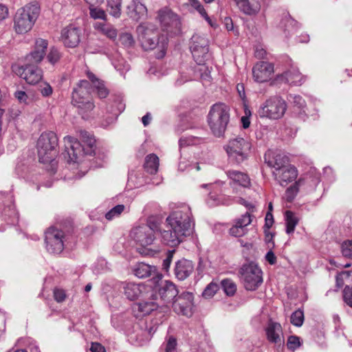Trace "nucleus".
I'll list each match as a JSON object with an SVG mask.
<instances>
[{
    "instance_id": "obj_32",
    "label": "nucleus",
    "mask_w": 352,
    "mask_h": 352,
    "mask_svg": "<svg viewBox=\"0 0 352 352\" xmlns=\"http://www.w3.org/2000/svg\"><path fill=\"white\" fill-rule=\"evenodd\" d=\"M127 10L129 16L135 21L147 15V8L140 0H133L128 6Z\"/></svg>"
},
{
    "instance_id": "obj_51",
    "label": "nucleus",
    "mask_w": 352,
    "mask_h": 352,
    "mask_svg": "<svg viewBox=\"0 0 352 352\" xmlns=\"http://www.w3.org/2000/svg\"><path fill=\"white\" fill-rule=\"evenodd\" d=\"M300 179H298L294 183V185L291 186L286 190L285 197L288 201H292L294 199L295 196L298 192V186L300 185Z\"/></svg>"
},
{
    "instance_id": "obj_20",
    "label": "nucleus",
    "mask_w": 352,
    "mask_h": 352,
    "mask_svg": "<svg viewBox=\"0 0 352 352\" xmlns=\"http://www.w3.org/2000/svg\"><path fill=\"white\" fill-rule=\"evenodd\" d=\"M136 31L142 47L145 50H148V48H151L152 46L148 43V40L158 32L157 29L151 23H141L137 27Z\"/></svg>"
},
{
    "instance_id": "obj_52",
    "label": "nucleus",
    "mask_w": 352,
    "mask_h": 352,
    "mask_svg": "<svg viewBox=\"0 0 352 352\" xmlns=\"http://www.w3.org/2000/svg\"><path fill=\"white\" fill-rule=\"evenodd\" d=\"M219 289V286L217 283H210L203 292L202 296L205 298H210L217 293Z\"/></svg>"
},
{
    "instance_id": "obj_41",
    "label": "nucleus",
    "mask_w": 352,
    "mask_h": 352,
    "mask_svg": "<svg viewBox=\"0 0 352 352\" xmlns=\"http://www.w3.org/2000/svg\"><path fill=\"white\" fill-rule=\"evenodd\" d=\"M162 219L157 216H150L146 219V223L144 224L148 226L153 231V234L159 232L161 235V232L164 229L162 228Z\"/></svg>"
},
{
    "instance_id": "obj_28",
    "label": "nucleus",
    "mask_w": 352,
    "mask_h": 352,
    "mask_svg": "<svg viewBox=\"0 0 352 352\" xmlns=\"http://www.w3.org/2000/svg\"><path fill=\"white\" fill-rule=\"evenodd\" d=\"M265 160L273 170H279L289 164V158L281 153L268 152L265 155Z\"/></svg>"
},
{
    "instance_id": "obj_40",
    "label": "nucleus",
    "mask_w": 352,
    "mask_h": 352,
    "mask_svg": "<svg viewBox=\"0 0 352 352\" xmlns=\"http://www.w3.org/2000/svg\"><path fill=\"white\" fill-rule=\"evenodd\" d=\"M285 220L286 225V233L288 234L294 233L296 226L299 221L296 214L290 210H287L285 212Z\"/></svg>"
},
{
    "instance_id": "obj_42",
    "label": "nucleus",
    "mask_w": 352,
    "mask_h": 352,
    "mask_svg": "<svg viewBox=\"0 0 352 352\" xmlns=\"http://www.w3.org/2000/svg\"><path fill=\"white\" fill-rule=\"evenodd\" d=\"M107 6L111 16L116 18L120 16L122 0H107Z\"/></svg>"
},
{
    "instance_id": "obj_17",
    "label": "nucleus",
    "mask_w": 352,
    "mask_h": 352,
    "mask_svg": "<svg viewBox=\"0 0 352 352\" xmlns=\"http://www.w3.org/2000/svg\"><path fill=\"white\" fill-rule=\"evenodd\" d=\"M252 76L255 82L262 83L271 79L274 74V65L267 61H259L252 67Z\"/></svg>"
},
{
    "instance_id": "obj_35",
    "label": "nucleus",
    "mask_w": 352,
    "mask_h": 352,
    "mask_svg": "<svg viewBox=\"0 0 352 352\" xmlns=\"http://www.w3.org/2000/svg\"><path fill=\"white\" fill-rule=\"evenodd\" d=\"M226 175L233 182L243 187L248 188L250 186V179L245 173L236 170H229L226 172Z\"/></svg>"
},
{
    "instance_id": "obj_63",
    "label": "nucleus",
    "mask_w": 352,
    "mask_h": 352,
    "mask_svg": "<svg viewBox=\"0 0 352 352\" xmlns=\"http://www.w3.org/2000/svg\"><path fill=\"white\" fill-rule=\"evenodd\" d=\"M89 351L91 352H106L104 346L96 342H91Z\"/></svg>"
},
{
    "instance_id": "obj_39",
    "label": "nucleus",
    "mask_w": 352,
    "mask_h": 352,
    "mask_svg": "<svg viewBox=\"0 0 352 352\" xmlns=\"http://www.w3.org/2000/svg\"><path fill=\"white\" fill-rule=\"evenodd\" d=\"M159 167V158L155 154H149L145 157L144 168L150 174L157 172Z\"/></svg>"
},
{
    "instance_id": "obj_34",
    "label": "nucleus",
    "mask_w": 352,
    "mask_h": 352,
    "mask_svg": "<svg viewBox=\"0 0 352 352\" xmlns=\"http://www.w3.org/2000/svg\"><path fill=\"white\" fill-rule=\"evenodd\" d=\"M124 294L131 300L138 298L140 295L146 292V287L143 284H136L134 283H128L124 287Z\"/></svg>"
},
{
    "instance_id": "obj_30",
    "label": "nucleus",
    "mask_w": 352,
    "mask_h": 352,
    "mask_svg": "<svg viewBox=\"0 0 352 352\" xmlns=\"http://www.w3.org/2000/svg\"><path fill=\"white\" fill-rule=\"evenodd\" d=\"M148 43L151 44V48H148V50H153L156 47H158L159 52L156 54V58L158 59L164 57L166 53V49L168 46V38L167 36L161 35L159 36L158 32L152 36Z\"/></svg>"
},
{
    "instance_id": "obj_59",
    "label": "nucleus",
    "mask_w": 352,
    "mask_h": 352,
    "mask_svg": "<svg viewBox=\"0 0 352 352\" xmlns=\"http://www.w3.org/2000/svg\"><path fill=\"white\" fill-rule=\"evenodd\" d=\"M343 299L345 303L352 307V287L346 286L343 290Z\"/></svg>"
},
{
    "instance_id": "obj_6",
    "label": "nucleus",
    "mask_w": 352,
    "mask_h": 352,
    "mask_svg": "<svg viewBox=\"0 0 352 352\" xmlns=\"http://www.w3.org/2000/svg\"><path fill=\"white\" fill-rule=\"evenodd\" d=\"M241 274L247 290L254 291L263 283L262 271L253 263L244 265L241 269Z\"/></svg>"
},
{
    "instance_id": "obj_33",
    "label": "nucleus",
    "mask_w": 352,
    "mask_h": 352,
    "mask_svg": "<svg viewBox=\"0 0 352 352\" xmlns=\"http://www.w3.org/2000/svg\"><path fill=\"white\" fill-rule=\"evenodd\" d=\"M159 305L153 300H146L135 304L133 307L136 317H142L148 315L153 311L156 310Z\"/></svg>"
},
{
    "instance_id": "obj_22",
    "label": "nucleus",
    "mask_w": 352,
    "mask_h": 352,
    "mask_svg": "<svg viewBox=\"0 0 352 352\" xmlns=\"http://www.w3.org/2000/svg\"><path fill=\"white\" fill-rule=\"evenodd\" d=\"M133 274L140 278L153 276V278L161 280L162 275L159 274L155 266L141 262L135 264L132 267Z\"/></svg>"
},
{
    "instance_id": "obj_29",
    "label": "nucleus",
    "mask_w": 352,
    "mask_h": 352,
    "mask_svg": "<svg viewBox=\"0 0 352 352\" xmlns=\"http://www.w3.org/2000/svg\"><path fill=\"white\" fill-rule=\"evenodd\" d=\"M47 42L43 38H38L35 42L34 50L26 56V61L30 63L38 64L44 58Z\"/></svg>"
},
{
    "instance_id": "obj_26",
    "label": "nucleus",
    "mask_w": 352,
    "mask_h": 352,
    "mask_svg": "<svg viewBox=\"0 0 352 352\" xmlns=\"http://www.w3.org/2000/svg\"><path fill=\"white\" fill-rule=\"evenodd\" d=\"M252 222L251 216L249 212L241 215V217L236 219L234 224L230 229V235L235 237H241L245 235L247 232V226Z\"/></svg>"
},
{
    "instance_id": "obj_47",
    "label": "nucleus",
    "mask_w": 352,
    "mask_h": 352,
    "mask_svg": "<svg viewBox=\"0 0 352 352\" xmlns=\"http://www.w3.org/2000/svg\"><path fill=\"white\" fill-rule=\"evenodd\" d=\"M221 285L227 296H232L235 294L236 291V285L232 280H222Z\"/></svg>"
},
{
    "instance_id": "obj_9",
    "label": "nucleus",
    "mask_w": 352,
    "mask_h": 352,
    "mask_svg": "<svg viewBox=\"0 0 352 352\" xmlns=\"http://www.w3.org/2000/svg\"><path fill=\"white\" fill-rule=\"evenodd\" d=\"M250 144L242 138L230 140L226 147V152L231 161L237 164L243 162L248 157Z\"/></svg>"
},
{
    "instance_id": "obj_14",
    "label": "nucleus",
    "mask_w": 352,
    "mask_h": 352,
    "mask_svg": "<svg viewBox=\"0 0 352 352\" xmlns=\"http://www.w3.org/2000/svg\"><path fill=\"white\" fill-rule=\"evenodd\" d=\"M190 48L192 56L197 63H204L208 56V41L204 36L193 35Z\"/></svg>"
},
{
    "instance_id": "obj_45",
    "label": "nucleus",
    "mask_w": 352,
    "mask_h": 352,
    "mask_svg": "<svg viewBox=\"0 0 352 352\" xmlns=\"http://www.w3.org/2000/svg\"><path fill=\"white\" fill-rule=\"evenodd\" d=\"M207 202L210 206H214L219 204L229 205L231 204V200L230 198L226 199L222 196H217L210 192Z\"/></svg>"
},
{
    "instance_id": "obj_13",
    "label": "nucleus",
    "mask_w": 352,
    "mask_h": 352,
    "mask_svg": "<svg viewBox=\"0 0 352 352\" xmlns=\"http://www.w3.org/2000/svg\"><path fill=\"white\" fill-rule=\"evenodd\" d=\"M193 299L191 292H185L177 294L172 303L174 311L177 314L190 317L192 314Z\"/></svg>"
},
{
    "instance_id": "obj_36",
    "label": "nucleus",
    "mask_w": 352,
    "mask_h": 352,
    "mask_svg": "<svg viewBox=\"0 0 352 352\" xmlns=\"http://www.w3.org/2000/svg\"><path fill=\"white\" fill-rule=\"evenodd\" d=\"M283 77L287 83L293 85H301L305 82V77L300 73L297 68L292 67L286 71Z\"/></svg>"
},
{
    "instance_id": "obj_56",
    "label": "nucleus",
    "mask_w": 352,
    "mask_h": 352,
    "mask_svg": "<svg viewBox=\"0 0 352 352\" xmlns=\"http://www.w3.org/2000/svg\"><path fill=\"white\" fill-rule=\"evenodd\" d=\"M188 4L194 8L201 16H206V11L199 0H188Z\"/></svg>"
},
{
    "instance_id": "obj_37",
    "label": "nucleus",
    "mask_w": 352,
    "mask_h": 352,
    "mask_svg": "<svg viewBox=\"0 0 352 352\" xmlns=\"http://www.w3.org/2000/svg\"><path fill=\"white\" fill-rule=\"evenodd\" d=\"M94 28L111 40L117 37V30L111 25L104 22H96Z\"/></svg>"
},
{
    "instance_id": "obj_16",
    "label": "nucleus",
    "mask_w": 352,
    "mask_h": 352,
    "mask_svg": "<svg viewBox=\"0 0 352 352\" xmlns=\"http://www.w3.org/2000/svg\"><path fill=\"white\" fill-rule=\"evenodd\" d=\"M14 72L23 78L28 84L38 83L43 77V73L34 63L26 64L25 66L17 67L14 69Z\"/></svg>"
},
{
    "instance_id": "obj_24",
    "label": "nucleus",
    "mask_w": 352,
    "mask_h": 352,
    "mask_svg": "<svg viewBox=\"0 0 352 352\" xmlns=\"http://www.w3.org/2000/svg\"><path fill=\"white\" fill-rule=\"evenodd\" d=\"M80 30L72 25L64 28L61 32V40L68 47H75L80 41Z\"/></svg>"
},
{
    "instance_id": "obj_15",
    "label": "nucleus",
    "mask_w": 352,
    "mask_h": 352,
    "mask_svg": "<svg viewBox=\"0 0 352 352\" xmlns=\"http://www.w3.org/2000/svg\"><path fill=\"white\" fill-rule=\"evenodd\" d=\"M130 236L142 248L151 245L155 239V234H153L151 228L144 224L133 228L130 232Z\"/></svg>"
},
{
    "instance_id": "obj_23",
    "label": "nucleus",
    "mask_w": 352,
    "mask_h": 352,
    "mask_svg": "<svg viewBox=\"0 0 352 352\" xmlns=\"http://www.w3.org/2000/svg\"><path fill=\"white\" fill-rule=\"evenodd\" d=\"M89 94L95 95L100 99L105 98L109 94L104 80L89 72Z\"/></svg>"
},
{
    "instance_id": "obj_4",
    "label": "nucleus",
    "mask_w": 352,
    "mask_h": 352,
    "mask_svg": "<svg viewBox=\"0 0 352 352\" xmlns=\"http://www.w3.org/2000/svg\"><path fill=\"white\" fill-rule=\"evenodd\" d=\"M230 109L223 103L212 106L208 115V125L212 133L217 137L222 136L230 120Z\"/></svg>"
},
{
    "instance_id": "obj_48",
    "label": "nucleus",
    "mask_w": 352,
    "mask_h": 352,
    "mask_svg": "<svg viewBox=\"0 0 352 352\" xmlns=\"http://www.w3.org/2000/svg\"><path fill=\"white\" fill-rule=\"evenodd\" d=\"M289 98L294 107L299 109L300 113H305L306 103L302 97L298 95H289Z\"/></svg>"
},
{
    "instance_id": "obj_27",
    "label": "nucleus",
    "mask_w": 352,
    "mask_h": 352,
    "mask_svg": "<svg viewBox=\"0 0 352 352\" xmlns=\"http://www.w3.org/2000/svg\"><path fill=\"white\" fill-rule=\"evenodd\" d=\"M194 271V264L192 261L182 258L175 263L174 274L179 280L186 279Z\"/></svg>"
},
{
    "instance_id": "obj_55",
    "label": "nucleus",
    "mask_w": 352,
    "mask_h": 352,
    "mask_svg": "<svg viewBox=\"0 0 352 352\" xmlns=\"http://www.w3.org/2000/svg\"><path fill=\"white\" fill-rule=\"evenodd\" d=\"M174 254H175V250H168L167 252V253H166V258L163 260V262H162V270L165 272H168V271L170 270V264H171V262L173 261V258Z\"/></svg>"
},
{
    "instance_id": "obj_2",
    "label": "nucleus",
    "mask_w": 352,
    "mask_h": 352,
    "mask_svg": "<svg viewBox=\"0 0 352 352\" xmlns=\"http://www.w3.org/2000/svg\"><path fill=\"white\" fill-rule=\"evenodd\" d=\"M40 13L37 3H30L18 9L14 16V29L16 33L23 34L30 32Z\"/></svg>"
},
{
    "instance_id": "obj_49",
    "label": "nucleus",
    "mask_w": 352,
    "mask_h": 352,
    "mask_svg": "<svg viewBox=\"0 0 352 352\" xmlns=\"http://www.w3.org/2000/svg\"><path fill=\"white\" fill-rule=\"evenodd\" d=\"M118 41L124 47H131L135 43L133 36L129 32L121 33L119 36Z\"/></svg>"
},
{
    "instance_id": "obj_7",
    "label": "nucleus",
    "mask_w": 352,
    "mask_h": 352,
    "mask_svg": "<svg viewBox=\"0 0 352 352\" xmlns=\"http://www.w3.org/2000/svg\"><path fill=\"white\" fill-rule=\"evenodd\" d=\"M65 151L63 155L69 163L81 162L86 157L85 146L72 137L67 136L64 138Z\"/></svg>"
},
{
    "instance_id": "obj_3",
    "label": "nucleus",
    "mask_w": 352,
    "mask_h": 352,
    "mask_svg": "<svg viewBox=\"0 0 352 352\" xmlns=\"http://www.w3.org/2000/svg\"><path fill=\"white\" fill-rule=\"evenodd\" d=\"M58 144L56 135L52 131L43 133L37 142V151L39 162L51 164L52 171L56 172V162L54 158L56 155V147Z\"/></svg>"
},
{
    "instance_id": "obj_38",
    "label": "nucleus",
    "mask_w": 352,
    "mask_h": 352,
    "mask_svg": "<svg viewBox=\"0 0 352 352\" xmlns=\"http://www.w3.org/2000/svg\"><path fill=\"white\" fill-rule=\"evenodd\" d=\"M156 330L157 327L154 326L148 327L146 323H144L140 331L136 335V340L138 344L142 345L148 342Z\"/></svg>"
},
{
    "instance_id": "obj_8",
    "label": "nucleus",
    "mask_w": 352,
    "mask_h": 352,
    "mask_svg": "<svg viewBox=\"0 0 352 352\" xmlns=\"http://www.w3.org/2000/svg\"><path fill=\"white\" fill-rule=\"evenodd\" d=\"M197 79H200L204 84L210 82L211 80L210 71L204 63H197V65L194 67L187 68L186 72H182L176 84L181 85L186 82Z\"/></svg>"
},
{
    "instance_id": "obj_50",
    "label": "nucleus",
    "mask_w": 352,
    "mask_h": 352,
    "mask_svg": "<svg viewBox=\"0 0 352 352\" xmlns=\"http://www.w3.org/2000/svg\"><path fill=\"white\" fill-rule=\"evenodd\" d=\"M291 323L296 327H301L304 322V313L302 310L295 311L290 317Z\"/></svg>"
},
{
    "instance_id": "obj_64",
    "label": "nucleus",
    "mask_w": 352,
    "mask_h": 352,
    "mask_svg": "<svg viewBox=\"0 0 352 352\" xmlns=\"http://www.w3.org/2000/svg\"><path fill=\"white\" fill-rule=\"evenodd\" d=\"M274 223V217L271 212H267L265 218L264 229H270Z\"/></svg>"
},
{
    "instance_id": "obj_53",
    "label": "nucleus",
    "mask_w": 352,
    "mask_h": 352,
    "mask_svg": "<svg viewBox=\"0 0 352 352\" xmlns=\"http://www.w3.org/2000/svg\"><path fill=\"white\" fill-rule=\"evenodd\" d=\"M89 14L92 18L95 19H99L106 20L107 17V14L102 9L91 8V6H89Z\"/></svg>"
},
{
    "instance_id": "obj_61",
    "label": "nucleus",
    "mask_w": 352,
    "mask_h": 352,
    "mask_svg": "<svg viewBox=\"0 0 352 352\" xmlns=\"http://www.w3.org/2000/svg\"><path fill=\"white\" fill-rule=\"evenodd\" d=\"M176 346H177L176 339L174 337L170 336L166 342V346H165V351L166 352H175Z\"/></svg>"
},
{
    "instance_id": "obj_44",
    "label": "nucleus",
    "mask_w": 352,
    "mask_h": 352,
    "mask_svg": "<svg viewBox=\"0 0 352 352\" xmlns=\"http://www.w3.org/2000/svg\"><path fill=\"white\" fill-rule=\"evenodd\" d=\"M112 64L121 75H124L130 69L129 65L119 55H117L116 58L112 60Z\"/></svg>"
},
{
    "instance_id": "obj_5",
    "label": "nucleus",
    "mask_w": 352,
    "mask_h": 352,
    "mask_svg": "<svg viewBox=\"0 0 352 352\" xmlns=\"http://www.w3.org/2000/svg\"><path fill=\"white\" fill-rule=\"evenodd\" d=\"M287 109V103L281 97L272 96L259 107L257 114L260 118L270 120L281 118Z\"/></svg>"
},
{
    "instance_id": "obj_54",
    "label": "nucleus",
    "mask_w": 352,
    "mask_h": 352,
    "mask_svg": "<svg viewBox=\"0 0 352 352\" xmlns=\"http://www.w3.org/2000/svg\"><path fill=\"white\" fill-rule=\"evenodd\" d=\"M300 338L296 336H290L287 339V346L288 349L294 351L300 346Z\"/></svg>"
},
{
    "instance_id": "obj_12",
    "label": "nucleus",
    "mask_w": 352,
    "mask_h": 352,
    "mask_svg": "<svg viewBox=\"0 0 352 352\" xmlns=\"http://www.w3.org/2000/svg\"><path fill=\"white\" fill-rule=\"evenodd\" d=\"M64 233L62 230L51 227L45 232V243L47 251L59 254L64 249Z\"/></svg>"
},
{
    "instance_id": "obj_57",
    "label": "nucleus",
    "mask_w": 352,
    "mask_h": 352,
    "mask_svg": "<svg viewBox=\"0 0 352 352\" xmlns=\"http://www.w3.org/2000/svg\"><path fill=\"white\" fill-rule=\"evenodd\" d=\"M61 57V54L58 50V49L55 47H52L50 51L47 56V60L52 64H55L57 63Z\"/></svg>"
},
{
    "instance_id": "obj_46",
    "label": "nucleus",
    "mask_w": 352,
    "mask_h": 352,
    "mask_svg": "<svg viewBox=\"0 0 352 352\" xmlns=\"http://www.w3.org/2000/svg\"><path fill=\"white\" fill-rule=\"evenodd\" d=\"M126 207L123 204H118L112 208L109 211L105 214V218L108 221H111L118 218L124 212Z\"/></svg>"
},
{
    "instance_id": "obj_1",
    "label": "nucleus",
    "mask_w": 352,
    "mask_h": 352,
    "mask_svg": "<svg viewBox=\"0 0 352 352\" xmlns=\"http://www.w3.org/2000/svg\"><path fill=\"white\" fill-rule=\"evenodd\" d=\"M192 224L190 208L181 206L166 217L164 229L161 232L162 243L172 248L177 246L192 233Z\"/></svg>"
},
{
    "instance_id": "obj_19",
    "label": "nucleus",
    "mask_w": 352,
    "mask_h": 352,
    "mask_svg": "<svg viewBox=\"0 0 352 352\" xmlns=\"http://www.w3.org/2000/svg\"><path fill=\"white\" fill-rule=\"evenodd\" d=\"M88 82L80 80L72 93V103L80 109H85L88 104Z\"/></svg>"
},
{
    "instance_id": "obj_60",
    "label": "nucleus",
    "mask_w": 352,
    "mask_h": 352,
    "mask_svg": "<svg viewBox=\"0 0 352 352\" xmlns=\"http://www.w3.org/2000/svg\"><path fill=\"white\" fill-rule=\"evenodd\" d=\"M67 295L65 290L56 288L54 290V298L57 302H62L66 299Z\"/></svg>"
},
{
    "instance_id": "obj_31",
    "label": "nucleus",
    "mask_w": 352,
    "mask_h": 352,
    "mask_svg": "<svg viewBox=\"0 0 352 352\" xmlns=\"http://www.w3.org/2000/svg\"><path fill=\"white\" fill-rule=\"evenodd\" d=\"M267 338L269 342L280 345L283 342V329L281 325L270 321L265 329Z\"/></svg>"
},
{
    "instance_id": "obj_18",
    "label": "nucleus",
    "mask_w": 352,
    "mask_h": 352,
    "mask_svg": "<svg viewBox=\"0 0 352 352\" xmlns=\"http://www.w3.org/2000/svg\"><path fill=\"white\" fill-rule=\"evenodd\" d=\"M272 175L275 181L280 186H285L296 180L298 177V170L290 164L279 170H272Z\"/></svg>"
},
{
    "instance_id": "obj_11",
    "label": "nucleus",
    "mask_w": 352,
    "mask_h": 352,
    "mask_svg": "<svg viewBox=\"0 0 352 352\" xmlns=\"http://www.w3.org/2000/svg\"><path fill=\"white\" fill-rule=\"evenodd\" d=\"M89 169L103 166L107 159V149L89 135Z\"/></svg>"
},
{
    "instance_id": "obj_21",
    "label": "nucleus",
    "mask_w": 352,
    "mask_h": 352,
    "mask_svg": "<svg viewBox=\"0 0 352 352\" xmlns=\"http://www.w3.org/2000/svg\"><path fill=\"white\" fill-rule=\"evenodd\" d=\"M177 294L175 285L170 281H164L159 285L158 295L164 305L173 303Z\"/></svg>"
},
{
    "instance_id": "obj_10",
    "label": "nucleus",
    "mask_w": 352,
    "mask_h": 352,
    "mask_svg": "<svg viewBox=\"0 0 352 352\" xmlns=\"http://www.w3.org/2000/svg\"><path fill=\"white\" fill-rule=\"evenodd\" d=\"M157 17L163 31L167 32L168 34L171 36L180 31L181 23L177 14L168 8H164L159 10Z\"/></svg>"
},
{
    "instance_id": "obj_25",
    "label": "nucleus",
    "mask_w": 352,
    "mask_h": 352,
    "mask_svg": "<svg viewBox=\"0 0 352 352\" xmlns=\"http://www.w3.org/2000/svg\"><path fill=\"white\" fill-rule=\"evenodd\" d=\"M238 9L248 16H256L261 10V0H232Z\"/></svg>"
},
{
    "instance_id": "obj_43",
    "label": "nucleus",
    "mask_w": 352,
    "mask_h": 352,
    "mask_svg": "<svg viewBox=\"0 0 352 352\" xmlns=\"http://www.w3.org/2000/svg\"><path fill=\"white\" fill-rule=\"evenodd\" d=\"M203 142V140L199 137L189 135L188 136L182 137L179 140V144L180 147L197 145Z\"/></svg>"
},
{
    "instance_id": "obj_58",
    "label": "nucleus",
    "mask_w": 352,
    "mask_h": 352,
    "mask_svg": "<svg viewBox=\"0 0 352 352\" xmlns=\"http://www.w3.org/2000/svg\"><path fill=\"white\" fill-rule=\"evenodd\" d=\"M342 255L345 257H351L352 256V240L346 241L342 243Z\"/></svg>"
},
{
    "instance_id": "obj_62",
    "label": "nucleus",
    "mask_w": 352,
    "mask_h": 352,
    "mask_svg": "<svg viewBox=\"0 0 352 352\" xmlns=\"http://www.w3.org/2000/svg\"><path fill=\"white\" fill-rule=\"evenodd\" d=\"M40 91L43 96H49L52 94V87L46 82L40 85Z\"/></svg>"
}]
</instances>
